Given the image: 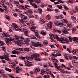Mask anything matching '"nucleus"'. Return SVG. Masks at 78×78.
<instances>
[{
    "instance_id": "obj_1",
    "label": "nucleus",
    "mask_w": 78,
    "mask_h": 78,
    "mask_svg": "<svg viewBox=\"0 0 78 78\" xmlns=\"http://www.w3.org/2000/svg\"><path fill=\"white\" fill-rule=\"evenodd\" d=\"M49 36L50 37H54V38L55 39H57L58 41L59 42H61V43L62 44H67L69 42V40L67 38L64 39L62 38H59L58 36L56 35H55L54 34H49Z\"/></svg>"
},
{
    "instance_id": "obj_2",
    "label": "nucleus",
    "mask_w": 78,
    "mask_h": 78,
    "mask_svg": "<svg viewBox=\"0 0 78 78\" xmlns=\"http://www.w3.org/2000/svg\"><path fill=\"white\" fill-rule=\"evenodd\" d=\"M56 58L55 57H53L52 58V61H53L54 62V64L55 66V67L57 68L58 70H60L61 67L62 68V66H59L58 67V66L57 65V63L58 62V60L57 59H55Z\"/></svg>"
},
{
    "instance_id": "obj_3",
    "label": "nucleus",
    "mask_w": 78,
    "mask_h": 78,
    "mask_svg": "<svg viewBox=\"0 0 78 78\" xmlns=\"http://www.w3.org/2000/svg\"><path fill=\"white\" fill-rule=\"evenodd\" d=\"M36 27L35 26H32L31 27V31H33L34 33L35 34V36L38 38V39H40V36H39V35L38 34V31L37 30H36Z\"/></svg>"
},
{
    "instance_id": "obj_4",
    "label": "nucleus",
    "mask_w": 78,
    "mask_h": 78,
    "mask_svg": "<svg viewBox=\"0 0 78 78\" xmlns=\"http://www.w3.org/2000/svg\"><path fill=\"white\" fill-rule=\"evenodd\" d=\"M19 16L20 17H21V19H20V22L21 23H24V22H25V20L26 19H27V17L25 16V15H24L22 14H20L19 15Z\"/></svg>"
},
{
    "instance_id": "obj_5",
    "label": "nucleus",
    "mask_w": 78,
    "mask_h": 78,
    "mask_svg": "<svg viewBox=\"0 0 78 78\" xmlns=\"http://www.w3.org/2000/svg\"><path fill=\"white\" fill-rule=\"evenodd\" d=\"M5 40L7 45H9V44H12V42H11V41H12V42H14V40L11 37H10V38H5Z\"/></svg>"
},
{
    "instance_id": "obj_6",
    "label": "nucleus",
    "mask_w": 78,
    "mask_h": 78,
    "mask_svg": "<svg viewBox=\"0 0 78 78\" xmlns=\"http://www.w3.org/2000/svg\"><path fill=\"white\" fill-rule=\"evenodd\" d=\"M33 45L34 47H37L39 46V47H43V45L41 43H40L39 42H37V43L33 42Z\"/></svg>"
},
{
    "instance_id": "obj_7",
    "label": "nucleus",
    "mask_w": 78,
    "mask_h": 78,
    "mask_svg": "<svg viewBox=\"0 0 78 78\" xmlns=\"http://www.w3.org/2000/svg\"><path fill=\"white\" fill-rule=\"evenodd\" d=\"M34 58H35L36 61H40V58H39V55L38 54H34L32 55Z\"/></svg>"
},
{
    "instance_id": "obj_8",
    "label": "nucleus",
    "mask_w": 78,
    "mask_h": 78,
    "mask_svg": "<svg viewBox=\"0 0 78 78\" xmlns=\"http://www.w3.org/2000/svg\"><path fill=\"white\" fill-rule=\"evenodd\" d=\"M35 72H33L32 71H31L30 72V73L31 75H33V73H34L35 75H37V72H39L40 71V69L39 68H36L35 69Z\"/></svg>"
},
{
    "instance_id": "obj_9",
    "label": "nucleus",
    "mask_w": 78,
    "mask_h": 78,
    "mask_svg": "<svg viewBox=\"0 0 78 78\" xmlns=\"http://www.w3.org/2000/svg\"><path fill=\"white\" fill-rule=\"evenodd\" d=\"M55 25L58 26V25L59 27H62L64 26V24L63 23H59L58 21L55 22Z\"/></svg>"
},
{
    "instance_id": "obj_10",
    "label": "nucleus",
    "mask_w": 78,
    "mask_h": 78,
    "mask_svg": "<svg viewBox=\"0 0 78 78\" xmlns=\"http://www.w3.org/2000/svg\"><path fill=\"white\" fill-rule=\"evenodd\" d=\"M17 25L16 24H13V27H12V28H13L14 30H15L16 31H19V29L18 28V27L17 26Z\"/></svg>"
},
{
    "instance_id": "obj_11",
    "label": "nucleus",
    "mask_w": 78,
    "mask_h": 78,
    "mask_svg": "<svg viewBox=\"0 0 78 78\" xmlns=\"http://www.w3.org/2000/svg\"><path fill=\"white\" fill-rule=\"evenodd\" d=\"M59 70L62 73H65L66 74H68V73H70L69 72L67 71H65L64 70V69H60Z\"/></svg>"
},
{
    "instance_id": "obj_12",
    "label": "nucleus",
    "mask_w": 78,
    "mask_h": 78,
    "mask_svg": "<svg viewBox=\"0 0 78 78\" xmlns=\"http://www.w3.org/2000/svg\"><path fill=\"white\" fill-rule=\"evenodd\" d=\"M30 39L29 38H26L24 41V42L25 43V44L26 45H28L29 44V42H30Z\"/></svg>"
},
{
    "instance_id": "obj_13",
    "label": "nucleus",
    "mask_w": 78,
    "mask_h": 78,
    "mask_svg": "<svg viewBox=\"0 0 78 78\" xmlns=\"http://www.w3.org/2000/svg\"><path fill=\"white\" fill-rule=\"evenodd\" d=\"M52 56H54V57H56L57 56H61V54L60 53L54 54L52 53Z\"/></svg>"
},
{
    "instance_id": "obj_14",
    "label": "nucleus",
    "mask_w": 78,
    "mask_h": 78,
    "mask_svg": "<svg viewBox=\"0 0 78 78\" xmlns=\"http://www.w3.org/2000/svg\"><path fill=\"white\" fill-rule=\"evenodd\" d=\"M62 32L65 34H68L69 32H68V29H66V28H64V29L62 30Z\"/></svg>"
},
{
    "instance_id": "obj_15",
    "label": "nucleus",
    "mask_w": 78,
    "mask_h": 78,
    "mask_svg": "<svg viewBox=\"0 0 78 78\" xmlns=\"http://www.w3.org/2000/svg\"><path fill=\"white\" fill-rule=\"evenodd\" d=\"M29 23H27V25H29V26H34V23L33 22L30 21H29Z\"/></svg>"
},
{
    "instance_id": "obj_16",
    "label": "nucleus",
    "mask_w": 78,
    "mask_h": 78,
    "mask_svg": "<svg viewBox=\"0 0 78 78\" xmlns=\"http://www.w3.org/2000/svg\"><path fill=\"white\" fill-rule=\"evenodd\" d=\"M24 62L26 66H27L28 67H31V66H32V64H31V62L27 63L26 62V61H25Z\"/></svg>"
},
{
    "instance_id": "obj_17",
    "label": "nucleus",
    "mask_w": 78,
    "mask_h": 78,
    "mask_svg": "<svg viewBox=\"0 0 78 78\" xmlns=\"http://www.w3.org/2000/svg\"><path fill=\"white\" fill-rule=\"evenodd\" d=\"M4 59L6 60V61H10L11 59H10L9 57H8V56L6 55H4Z\"/></svg>"
},
{
    "instance_id": "obj_18",
    "label": "nucleus",
    "mask_w": 78,
    "mask_h": 78,
    "mask_svg": "<svg viewBox=\"0 0 78 78\" xmlns=\"http://www.w3.org/2000/svg\"><path fill=\"white\" fill-rule=\"evenodd\" d=\"M45 72L48 75H51V71L48 69H47Z\"/></svg>"
},
{
    "instance_id": "obj_19",
    "label": "nucleus",
    "mask_w": 78,
    "mask_h": 78,
    "mask_svg": "<svg viewBox=\"0 0 78 78\" xmlns=\"http://www.w3.org/2000/svg\"><path fill=\"white\" fill-rule=\"evenodd\" d=\"M53 31H55V32H56L57 33H61V31L59 30H58L56 29H53Z\"/></svg>"
},
{
    "instance_id": "obj_20",
    "label": "nucleus",
    "mask_w": 78,
    "mask_h": 78,
    "mask_svg": "<svg viewBox=\"0 0 78 78\" xmlns=\"http://www.w3.org/2000/svg\"><path fill=\"white\" fill-rule=\"evenodd\" d=\"M47 26L48 27L51 29V28H52V23H48L47 25Z\"/></svg>"
},
{
    "instance_id": "obj_21",
    "label": "nucleus",
    "mask_w": 78,
    "mask_h": 78,
    "mask_svg": "<svg viewBox=\"0 0 78 78\" xmlns=\"http://www.w3.org/2000/svg\"><path fill=\"white\" fill-rule=\"evenodd\" d=\"M46 19H47L48 20H50L51 17V16H50V15H48L46 16Z\"/></svg>"
},
{
    "instance_id": "obj_22",
    "label": "nucleus",
    "mask_w": 78,
    "mask_h": 78,
    "mask_svg": "<svg viewBox=\"0 0 78 78\" xmlns=\"http://www.w3.org/2000/svg\"><path fill=\"white\" fill-rule=\"evenodd\" d=\"M24 33L25 34V36H28V37H29V35L28 34V33L27 30H24Z\"/></svg>"
},
{
    "instance_id": "obj_23",
    "label": "nucleus",
    "mask_w": 78,
    "mask_h": 78,
    "mask_svg": "<svg viewBox=\"0 0 78 78\" xmlns=\"http://www.w3.org/2000/svg\"><path fill=\"white\" fill-rule=\"evenodd\" d=\"M30 4L32 6H34V8H37V6L35 5H36V4L35 3L34 4L32 2H30Z\"/></svg>"
},
{
    "instance_id": "obj_24",
    "label": "nucleus",
    "mask_w": 78,
    "mask_h": 78,
    "mask_svg": "<svg viewBox=\"0 0 78 78\" xmlns=\"http://www.w3.org/2000/svg\"><path fill=\"white\" fill-rule=\"evenodd\" d=\"M28 16L29 18H31V19H33L34 18V16L31 14H28Z\"/></svg>"
},
{
    "instance_id": "obj_25",
    "label": "nucleus",
    "mask_w": 78,
    "mask_h": 78,
    "mask_svg": "<svg viewBox=\"0 0 78 78\" xmlns=\"http://www.w3.org/2000/svg\"><path fill=\"white\" fill-rule=\"evenodd\" d=\"M24 50L25 51L29 52V51H30V49H29L28 48H26L24 49Z\"/></svg>"
},
{
    "instance_id": "obj_26",
    "label": "nucleus",
    "mask_w": 78,
    "mask_h": 78,
    "mask_svg": "<svg viewBox=\"0 0 78 78\" xmlns=\"http://www.w3.org/2000/svg\"><path fill=\"white\" fill-rule=\"evenodd\" d=\"M14 4L15 5H16L17 7H18V5H19L20 3L18 1H14Z\"/></svg>"
},
{
    "instance_id": "obj_27",
    "label": "nucleus",
    "mask_w": 78,
    "mask_h": 78,
    "mask_svg": "<svg viewBox=\"0 0 78 78\" xmlns=\"http://www.w3.org/2000/svg\"><path fill=\"white\" fill-rule=\"evenodd\" d=\"M67 27L69 28H71V27H72V23H68L67 24Z\"/></svg>"
},
{
    "instance_id": "obj_28",
    "label": "nucleus",
    "mask_w": 78,
    "mask_h": 78,
    "mask_svg": "<svg viewBox=\"0 0 78 78\" xmlns=\"http://www.w3.org/2000/svg\"><path fill=\"white\" fill-rule=\"evenodd\" d=\"M38 11L39 13L40 14H42V9H41V8H38Z\"/></svg>"
},
{
    "instance_id": "obj_29",
    "label": "nucleus",
    "mask_w": 78,
    "mask_h": 78,
    "mask_svg": "<svg viewBox=\"0 0 78 78\" xmlns=\"http://www.w3.org/2000/svg\"><path fill=\"white\" fill-rule=\"evenodd\" d=\"M41 75H44V74H46V73L45 71L43 70H41Z\"/></svg>"
},
{
    "instance_id": "obj_30",
    "label": "nucleus",
    "mask_w": 78,
    "mask_h": 78,
    "mask_svg": "<svg viewBox=\"0 0 78 78\" xmlns=\"http://www.w3.org/2000/svg\"><path fill=\"white\" fill-rule=\"evenodd\" d=\"M77 53H78V51H77L75 50L72 51V53H73V54H74V55L76 54Z\"/></svg>"
},
{
    "instance_id": "obj_31",
    "label": "nucleus",
    "mask_w": 78,
    "mask_h": 78,
    "mask_svg": "<svg viewBox=\"0 0 78 78\" xmlns=\"http://www.w3.org/2000/svg\"><path fill=\"white\" fill-rule=\"evenodd\" d=\"M5 70H6L7 71H8V72H11L12 71L11 69H9L7 67L5 68Z\"/></svg>"
},
{
    "instance_id": "obj_32",
    "label": "nucleus",
    "mask_w": 78,
    "mask_h": 78,
    "mask_svg": "<svg viewBox=\"0 0 78 78\" xmlns=\"http://www.w3.org/2000/svg\"><path fill=\"white\" fill-rule=\"evenodd\" d=\"M72 39L73 41H78V37H73L72 38Z\"/></svg>"
},
{
    "instance_id": "obj_33",
    "label": "nucleus",
    "mask_w": 78,
    "mask_h": 78,
    "mask_svg": "<svg viewBox=\"0 0 78 78\" xmlns=\"http://www.w3.org/2000/svg\"><path fill=\"white\" fill-rule=\"evenodd\" d=\"M20 39V37H18L17 36H15V39L16 40H19Z\"/></svg>"
},
{
    "instance_id": "obj_34",
    "label": "nucleus",
    "mask_w": 78,
    "mask_h": 78,
    "mask_svg": "<svg viewBox=\"0 0 78 78\" xmlns=\"http://www.w3.org/2000/svg\"><path fill=\"white\" fill-rule=\"evenodd\" d=\"M2 49L3 50L4 52H6V48H5V47L4 46L2 47Z\"/></svg>"
},
{
    "instance_id": "obj_35",
    "label": "nucleus",
    "mask_w": 78,
    "mask_h": 78,
    "mask_svg": "<svg viewBox=\"0 0 78 78\" xmlns=\"http://www.w3.org/2000/svg\"><path fill=\"white\" fill-rule=\"evenodd\" d=\"M43 44L44 45H47L48 44V42H47V41H44L43 42Z\"/></svg>"
},
{
    "instance_id": "obj_36",
    "label": "nucleus",
    "mask_w": 78,
    "mask_h": 78,
    "mask_svg": "<svg viewBox=\"0 0 78 78\" xmlns=\"http://www.w3.org/2000/svg\"><path fill=\"white\" fill-rule=\"evenodd\" d=\"M41 34L43 35V36H45V34H46V33L44 31H41Z\"/></svg>"
},
{
    "instance_id": "obj_37",
    "label": "nucleus",
    "mask_w": 78,
    "mask_h": 78,
    "mask_svg": "<svg viewBox=\"0 0 78 78\" xmlns=\"http://www.w3.org/2000/svg\"><path fill=\"white\" fill-rule=\"evenodd\" d=\"M68 38L69 39V41L71 42H72V38L71 37L69 36Z\"/></svg>"
},
{
    "instance_id": "obj_38",
    "label": "nucleus",
    "mask_w": 78,
    "mask_h": 78,
    "mask_svg": "<svg viewBox=\"0 0 78 78\" xmlns=\"http://www.w3.org/2000/svg\"><path fill=\"white\" fill-rule=\"evenodd\" d=\"M40 20L41 22H42L43 23H45V21L44 20H43L42 18L40 19Z\"/></svg>"
},
{
    "instance_id": "obj_39",
    "label": "nucleus",
    "mask_w": 78,
    "mask_h": 78,
    "mask_svg": "<svg viewBox=\"0 0 78 78\" xmlns=\"http://www.w3.org/2000/svg\"><path fill=\"white\" fill-rule=\"evenodd\" d=\"M4 71L3 70H0V74L1 75H4V74H3V73H4Z\"/></svg>"
},
{
    "instance_id": "obj_40",
    "label": "nucleus",
    "mask_w": 78,
    "mask_h": 78,
    "mask_svg": "<svg viewBox=\"0 0 78 78\" xmlns=\"http://www.w3.org/2000/svg\"><path fill=\"white\" fill-rule=\"evenodd\" d=\"M4 45V43L3 42V41L0 40V46H2Z\"/></svg>"
},
{
    "instance_id": "obj_41",
    "label": "nucleus",
    "mask_w": 78,
    "mask_h": 78,
    "mask_svg": "<svg viewBox=\"0 0 78 78\" xmlns=\"http://www.w3.org/2000/svg\"><path fill=\"white\" fill-rule=\"evenodd\" d=\"M63 6H64L65 10H68V9H69V8H68V7H67L65 5H63Z\"/></svg>"
},
{
    "instance_id": "obj_42",
    "label": "nucleus",
    "mask_w": 78,
    "mask_h": 78,
    "mask_svg": "<svg viewBox=\"0 0 78 78\" xmlns=\"http://www.w3.org/2000/svg\"><path fill=\"white\" fill-rule=\"evenodd\" d=\"M50 76L47 75H44V78H50Z\"/></svg>"
},
{
    "instance_id": "obj_43",
    "label": "nucleus",
    "mask_w": 78,
    "mask_h": 78,
    "mask_svg": "<svg viewBox=\"0 0 78 78\" xmlns=\"http://www.w3.org/2000/svg\"><path fill=\"white\" fill-rule=\"evenodd\" d=\"M25 7L26 8H27V9H30V6L27 5H25Z\"/></svg>"
},
{
    "instance_id": "obj_44",
    "label": "nucleus",
    "mask_w": 78,
    "mask_h": 78,
    "mask_svg": "<svg viewBox=\"0 0 78 78\" xmlns=\"http://www.w3.org/2000/svg\"><path fill=\"white\" fill-rule=\"evenodd\" d=\"M73 59H76V60H77V59H78V57L76 56H73Z\"/></svg>"
},
{
    "instance_id": "obj_45",
    "label": "nucleus",
    "mask_w": 78,
    "mask_h": 78,
    "mask_svg": "<svg viewBox=\"0 0 78 78\" xmlns=\"http://www.w3.org/2000/svg\"><path fill=\"white\" fill-rule=\"evenodd\" d=\"M57 7L59 8V9H62V7L61 5H57Z\"/></svg>"
},
{
    "instance_id": "obj_46",
    "label": "nucleus",
    "mask_w": 78,
    "mask_h": 78,
    "mask_svg": "<svg viewBox=\"0 0 78 78\" xmlns=\"http://www.w3.org/2000/svg\"><path fill=\"white\" fill-rule=\"evenodd\" d=\"M16 69L18 70H20L21 71H22V69L20 68L19 67H17Z\"/></svg>"
},
{
    "instance_id": "obj_47",
    "label": "nucleus",
    "mask_w": 78,
    "mask_h": 78,
    "mask_svg": "<svg viewBox=\"0 0 78 78\" xmlns=\"http://www.w3.org/2000/svg\"><path fill=\"white\" fill-rule=\"evenodd\" d=\"M72 64H77L78 62L76 61H73L72 62Z\"/></svg>"
},
{
    "instance_id": "obj_48",
    "label": "nucleus",
    "mask_w": 78,
    "mask_h": 78,
    "mask_svg": "<svg viewBox=\"0 0 78 78\" xmlns=\"http://www.w3.org/2000/svg\"><path fill=\"white\" fill-rule=\"evenodd\" d=\"M15 72L16 73H20V71H19L17 69H15Z\"/></svg>"
},
{
    "instance_id": "obj_49",
    "label": "nucleus",
    "mask_w": 78,
    "mask_h": 78,
    "mask_svg": "<svg viewBox=\"0 0 78 78\" xmlns=\"http://www.w3.org/2000/svg\"><path fill=\"white\" fill-rule=\"evenodd\" d=\"M68 3H73V0H69L67 2Z\"/></svg>"
},
{
    "instance_id": "obj_50",
    "label": "nucleus",
    "mask_w": 78,
    "mask_h": 78,
    "mask_svg": "<svg viewBox=\"0 0 78 78\" xmlns=\"http://www.w3.org/2000/svg\"><path fill=\"white\" fill-rule=\"evenodd\" d=\"M42 55H46V56H48V54L46 52H42L41 53Z\"/></svg>"
},
{
    "instance_id": "obj_51",
    "label": "nucleus",
    "mask_w": 78,
    "mask_h": 78,
    "mask_svg": "<svg viewBox=\"0 0 78 78\" xmlns=\"http://www.w3.org/2000/svg\"><path fill=\"white\" fill-rule=\"evenodd\" d=\"M20 58L22 60H25V59H26V58L24 57L21 56L20 57Z\"/></svg>"
},
{
    "instance_id": "obj_52",
    "label": "nucleus",
    "mask_w": 78,
    "mask_h": 78,
    "mask_svg": "<svg viewBox=\"0 0 78 78\" xmlns=\"http://www.w3.org/2000/svg\"><path fill=\"white\" fill-rule=\"evenodd\" d=\"M3 35L4 36V37H9L8 35L6 34L5 33L3 34Z\"/></svg>"
},
{
    "instance_id": "obj_53",
    "label": "nucleus",
    "mask_w": 78,
    "mask_h": 78,
    "mask_svg": "<svg viewBox=\"0 0 78 78\" xmlns=\"http://www.w3.org/2000/svg\"><path fill=\"white\" fill-rule=\"evenodd\" d=\"M9 6V7H10V8H12V7H13V5H12V4L10 3Z\"/></svg>"
},
{
    "instance_id": "obj_54",
    "label": "nucleus",
    "mask_w": 78,
    "mask_h": 78,
    "mask_svg": "<svg viewBox=\"0 0 78 78\" xmlns=\"http://www.w3.org/2000/svg\"><path fill=\"white\" fill-rule=\"evenodd\" d=\"M28 13H29V14H32V13H33V12H32V11L30 10H28Z\"/></svg>"
},
{
    "instance_id": "obj_55",
    "label": "nucleus",
    "mask_w": 78,
    "mask_h": 78,
    "mask_svg": "<svg viewBox=\"0 0 78 78\" xmlns=\"http://www.w3.org/2000/svg\"><path fill=\"white\" fill-rule=\"evenodd\" d=\"M75 9L76 11V12H78V6H76L75 7Z\"/></svg>"
},
{
    "instance_id": "obj_56",
    "label": "nucleus",
    "mask_w": 78,
    "mask_h": 78,
    "mask_svg": "<svg viewBox=\"0 0 78 78\" xmlns=\"http://www.w3.org/2000/svg\"><path fill=\"white\" fill-rule=\"evenodd\" d=\"M0 59H5V57L3 56H0Z\"/></svg>"
},
{
    "instance_id": "obj_57",
    "label": "nucleus",
    "mask_w": 78,
    "mask_h": 78,
    "mask_svg": "<svg viewBox=\"0 0 78 78\" xmlns=\"http://www.w3.org/2000/svg\"><path fill=\"white\" fill-rule=\"evenodd\" d=\"M20 6L21 8H23V9H24V10H25L26 9H25V7H24V6H23V5H20Z\"/></svg>"
},
{
    "instance_id": "obj_58",
    "label": "nucleus",
    "mask_w": 78,
    "mask_h": 78,
    "mask_svg": "<svg viewBox=\"0 0 78 78\" xmlns=\"http://www.w3.org/2000/svg\"><path fill=\"white\" fill-rule=\"evenodd\" d=\"M55 18L56 19H58H58H59V16H55Z\"/></svg>"
},
{
    "instance_id": "obj_59",
    "label": "nucleus",
    "mask_w": 78,
    "mask_h": 78,
    "mask_svg": "<svg viewBox=\"0 0 78 78\" xmlns=\"http://www.w3.org/2000/svg\"><path fill=\"white\" fill-rule=\"evenodd\" d=\"M58 2L61 3H64V2H63V1H61V0H58Z\"/></svg>"
},
{
    "instance_id": "obj_60",
    "label": "nucleus",
    "mask_w": 78,
    "mask_h": 78,
    "mask_svg": "<svg viewBox=\"0 0 78 78\" xmlns=\"http://www.w3.org/2000/svg\"><path fill=\"white\" fill-rule=\"evenodd\" d=\"M51 41L52 42H55V40H53V38H51Z\"/></svg>"
},
{
    "instance_id": "obj_61",
    "label": "nucleus",
    "mask_w": 78,
    "mask_h": 78,
    "mask_svg": "<svg viewBox=\"0 0 78 78\" xmlns=\"http://www.w3.org/2000/svg\"><path fill=\"white\" fill-rule=\"evenodd\" d=\"M20 39H24V37L22 36H20Z\"/></svg>"
},
{
    "instance_id": "obj_62",
    "label": "nucleus",
    "mask_w": 78,
    "mask_h": 78,
    "mask_svg": "<svg viewBox=\"0 0 78 78\" xmlns=\"http://www.w3.org/2000/svg\"><path fill=\"white\" fill-rule=\"evenodd\" d=\"M64 23H68V22H67V20H66L65 19H64Z\"/></svg>"
},
{
    "instance_id": "obj_63",
    "label": "nucleus",
    "mask_w": 78,
    "mask_h": 78,
    "mask_svg": "<svg viewBox=\"0 0 78 78\" xmlns=\"http://www.w3.org/2000/svg\"><path fill=\"white\" fill-rule=\"evenodd\" d=\"M27 59V60H30L31 59V58L30 57H26Z\"/></svg>"
},
{
    "instance_id": "obj_64",
    "label": "nucleus",
    "mask_w": 78,
    "mask_h": 78,
    "mask_svg": "<svg viewBox=\"0 0 78 78\" xmlns=\"http://www.w3.org/2000/svg\"><path fill=\"white\" fill-rule=\"evenodd\" d=\"M59 17H60L61 19H62L64 17V16H63V15L61 14L60 15Z\"/></svg>"
}]
</instances>
